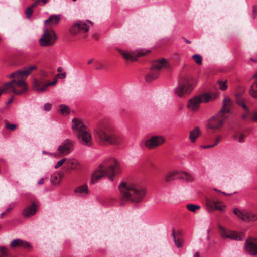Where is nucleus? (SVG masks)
Masks as SVG:
<instances>
[{
    "label": "nucleus",
    "mask_w": 257,
    "mask_h": 257,
    "mask_svg": "<svg viewBox=\"0 0 257 257\" xmlns=\"http://www.w3.org/2000/svg\"><path fill=\"white\" fill-rule=\"evenodd\" d=\"M94 136L99 144L102 145L108 143L118 145L124 142L123 137L116 133L114 127L106 122L98 124L94 129Z\"/></svg>",
    "instance_id": "nucleus-1"
},
{
    "label": "nucleus",
    "mask_w": 257,
    "mask_h": 257,
    "mask_svg": "<svg viewBox=\"0 0 257 257\" xmlns=\"http://www.w3.org/2000/svg\"><path fill=\"white\" fill-rule=\"evenodd\" d=\"M122 201L138 203L144 198L146 190L139 184L122 182L118 187Z\"/></svg>",
    "instance_id": "nucleus-2"
},
{
    "label": "nucleus",
    "mask_w": 257,
    "mask_h": 257,
    "mask_svg": "<svg viewBox=\"0 0 257 257\" xmlns=\"http://www.w3.org/2000/svg\"><path fill=\"white\" fill-rule=\"evenodd\" d=\"M37 66L33 65L24 69L18 70L12 73L9 77L14 79L5 83V87H11V91L16 95H20L27 91L28 88L25 79L34 70L36 69Z\"/></svg>",
    "instance_id": "nucleus-3"
},
{
    "label": "nucleus",
    "mask_w": 257,
    "mask_h": 257,
    "mask_svg": "<svg viewBox=\"0 0 257 257\" xmlns=\"http://www.w3.org/2000/svg\"><path fill=\"white\" fill-rule=\"evenodd\" d=\"M121 167L118 162L115 159H110L104 161L99 166L98 168L93 173L91 183H94L102 177L108 175L110 180L113 181L115 175L120 173Z\"/></svg>",
    "instance_id": "nucleus-4"
},
{
    "label": "nucleus",
    "mask_w": 257,
    "mask_h": 257,
    "mask_svg": "<svg viewBox=\"0 0 257 257\" xmlns=\"http://www.w3.org/2000/svg\"><path fill=\"white\" fill-rule=\"evenodd\" d=\"M72 122L73 131L81 144L87 147L91 146L92 138L86 126L81 120L76 118L72 120Z\"/></svg>",
    "instance_id": "nucleus-5"
},
{
    "label": "nucleus",
    "mask_w": 257,
    "mask_h": 257,
    "mask_svg": "<svg viewBox=\"0 0 257 257\" xmlns=\"http://www.w3.org/2000/svg\"><path fill=\"white\" fill-rule=\"evenodd\" d=\"M195 86L194 80L189 76L182 77L175 90V94L179 97L189 94Z\"/></svg>",
    "instance_id": "nucleus-6"
},
{
    "label": "nucleus",
    "mask_w": 257,
    "mask_h": 257,
    "mask_svg": "<svg viewBox=\"0 0 257 257\" xmlns=\"http://www.w3.org/2000/svg\"><path fill=\"white\" fill-rule=\"evenodd\" d=\"M168 67V62L164 58L153 62L150 73L145 77L146 81L151 82L157 79L159 76L160 70L163 68H167Z\"/></svg>",
    "instance_id": "nucleus-7"
},
{
    "label": "nucleus",
    "mask_w": 257,
    "mask_h": 257,
    "mask_svg": "<svg viewBox=\"0 0 257 257\" xmlns=\"http://www.w3.org/2000/svg\"><path fill=\"white\" fill-rule=\"evenodd\" d=\"M57 39L56 32L52 28H46L41 38L39 39V43L42 47H49L54 45Z\"/></svg>",
    "instance_id": "nucleus-8"
},
{
    "label": "nucleus",
    "mask_w": 257,
    "mask_h": 257,
    "mask_svg": "<svg viewBox=\"0 0 257 257\" xmlns=\"http://www.w3.org/2000/svg\"><path fill=\"white\" fill-rule=\"evenodd\" d=\"M211 98V95L209 93L197 95L188 101L187 106L190 110L197 112L199 109L201 103H207Z\"/></svg>",
    "instance_id": "nucleus-9"
},
{
    "label": "nucleus",
    "mask_w": 257,
    "mask_h": 257,
    "mask_svg": "<svg viewBox=\"0 0 257 257\" xmlns=\"http://www.w3.org/2000/svg\"><path fill=\"white\" fill-rule=\"evenodd\" d=\"M227 117L228 115H224L222 112H218L208 120L207 128L213 132L220 130Z\"/></svg>",
    "instance_id": "nucleus-10"
},
{
    "label": "nucleus",
    "mask_w": 257,
    "mask_h": 257,
    "mask_svg": "<svg viewBox=\"0 0 257 257\" xmlns=\"http://www.w3.org/2000/svg\"><path fill=\"white\" fill-rule=\"evenodd\" d=\"M91 22H84L77 21L75 22L69 29V32L73 36H76L79 34L87 33L89 29V24Z\"/></svg>",
    "instance_id": "nucleus-11"
},
{
    "label": "nucleus",
    "mask_w": 257,
    "mask_h": 257,
    "mask_svg": "<svg viewBox=\"0 0 257 257\" xmlns=\"http://www.w3.org/2000/svg\"><path fill=\"white\" fill-rule=\"evenodd\" d=\"M219 231L221 237L224 239H230L235 240H241L243 239L244 234L243 233L238 234L235 231L226 230L221 226H219Z\"/></svg>",
    "instance_id": "nucleus-12"
},
{
    "label": "nucleus",
    "mask_w": 257,
    "mask_h": 257,
    "mask_svg": "<svg viewBox=\"0 0 257 257\" xmlns=\"http://www.w3.org/2000/svg\"><path fill=\"white\" fill-rule=\"evenodd\" d=\"M205 206L209 211L218 210L223 212L226 208V205L221 201H214L210 198H206Z\"/></svg>",
    "instance_id": "nucleus-13"
},
{
    "label": "nucleus",
    "mask_w": 257,
    "mask_h": 257,
    "mask_svg": "<svg viewBox=\"0 0 257 257\" xmlns=\"http://www.w3.org/2000/svg\"><path fill=\"white\" fill-rule=\"evenodd\" d=\"M233 213L244 221L254 222L257 220V214L251 211H240L239 209L235 208Z\"/></svg>",
    "instance_id": "nucleus-14"
},
{
    "label": "nucleus",
    "mask_w": 257,
    "mask_h": 257,
    "mask_svg": "<svg viewBox=\"0 0 257 257\" xmlns=\"http://www.w3.org/2000/svg\"><path fill=\"white\" fill-rule=\"evenodd\" d=\"M246 251L250 255H257V238L249 237L245 244Z\"/></svg>",
    "instance_id": "nucleus-15"
},
{
    "label": "nucleus",
    "mask_w": 257,
    "mask_h": 257,
    "mask_svg": "<svg viewBox=\"0 0 257 257\" xmlns=\"http://www.w3.org/2000/svg\"><path fill=\"white\" fill-rule=\"evenodd\" d=\"M74 142L70 140H65L59 146L58 150L62 155H66L71 152L74 148Z\"/></svg>",
    "instance_id": "nucleus-16"
},
{
    "label": "nucleus",
    "mask_w": 257,
    "mask_h": 257,
    "mask_svg": "<svg viewBox=\"0 0 257 257\" xmlns=\"http://www.w3.org/2000/svg\"><path fill=\"white\" fill-rule=\"evenodd\" d=\"M164 142V139L161 136H154L151 137L145 141V146L149 149H153L162 144Z\"/></svg>",
    "instance_id": "nucleus-17"
},
{
    "label": "nucleus",
    "mask_w": 257,
    "mask_h": 257,
    "mask_svg": "<svg viewBox=\"0 0 257 257\" xmlns=\"http://www.w3.org/2000/svg\"><path fill=\"white\" fill-rule=\"evenodd\" d=\"M10 246L12 248H22L28 249L31 247L30 244L28 241L20 239L13 240L11 242Z\"/></svg>",
    "instance_id": "nucleus-18"
},
{
    "label": "nucleus",
    "mask_w": 257,
    "mask_h": 257,
    "mask_svg": "<svg viewBox=\"0 0 257 257\" xmlns=\"http://www.w3.org/2000/svg\"><path fill=\"white\" fill-rule=\"evenodd\" d=\"M37 205L33 203L31 205L26 207L22 211V214L25 218H28L35 215L37 210Z\"/></svg>",
    "instance_id": "nucleus-19"
},
{
    "label": "nucleus",
    "mask_w": 257,
    "mask_h": 257,
    "mask_svg": "<svg viewBox=\"0 0 257 257\" xmlns=\"http://www.w3.org/2000/svg\"><path fill=\"white\" fill-rule=\"evenodd\" d=\"M232 108V101L230 98L228 97L225 98L223 100V104L222 109L219 112H222V114L227 115L230 112L231 109Z\"/></svg>",
    "instance_id": "nucleus-20"
},
{
    "label": "nucleus",
    "mask_w": 257,
    "mask_h": 257,
    "mask_svg": "<svg viewBox=\"0 0 257 257\" xmlns=\"http://www.w3.org/2000/svg\"><path fill=\"white\" fill-rule=\"evenodd\" d=\"M33 87L37 92H44L47 89L46 84H44L42 80L35 79L33 81Z\"/></svg>",
    "instance_id": "nucleus-21"
},
{
    "label": "nucleus",
    "mask_w": 257,
    "mask_h": 257,
    "mask_svg": "<svg viewBox=\"0 0 257 257\" xmlns=\"http://www.w3.org/2000/svg\"><path fill=\"white\" fill-rule=\"evenodd\" d=\"M178 171H173L169 172L166 174L164 177V180L167 183L171 182V181L179 179Z\"/></svg>",
    "instance_id": "nucleus-22"
},
{
    "label": "nucleus",
    "mask_w": 257,
    "mask_h": 257,
    "mask_svg": "<svg viewBox=\"0 0 257 257\" xmlns=\"http://www.w3.org/2000/svg\"><path fill=\"white\" fill-rule=\"evenodd\" d=\"M118 50L123 58L126 60L134 61L137 59V56L131 52L121 49H118Z\"/></svg>",
    "instance_id": "nucleus-23"
},
{
    "label": "nucleus",
    "mask_w": 257,
    "mask_h": 257,
    "mask_svg": "<svg viewBox=\"0 0 257 257\" xmlns=\"http://www.w3.org/2000/svg\"><path fill=\"white\" fill-rule=\"evenodd\" d=\"M74 193L77 196H84L85 194H89V189L86 185L78 187L74 190Z\"/></svg>",
    "instance_id": "nucleus-24"
},
{
    "label": "nucleus",
    "mask_w": 257,
    "mask_h": 257,
    "mask_svg": "<svg viewBox=\"0 0 257 257\" xmlns=\"http://www.w3.org/2000/svg\"><path fill=\"white\" fill-rule=\"evenodd\" d=\"M60 20V16L59 15H53L46 20L44 22L45 24H50L51 25H57Z\"/></svg>",
    "instance_id": "nucleus-25"
},
{
    "label": "nucleus",
    "mask_w": 257,
    "mask_h": 257,
    "mask_svg": "<svg viewBox=\"0 0 257 257\" xmlns=\"http://www.w3.org/2000/svg\"><path fill=\"white\" fill-rule=\"evenodd\" d=\"M179 179H183L187 182H192L194 178L192 174L187 172H179L178 176Z\"/></svg>",
    "instance_id": "nucleus-26"
},
{
    "label": "nucleus",
    "mask_w": 257,
    "mask_h": 257,
    "mask_svg": "<svg viewBox=\"0 0 257 257\" xmlns=\"http://www.w3.org/2000/svg\"><path fill=\"white\" fill-rule=\"evenodd\" d=\"M200 130L199 127H196L193 130L190 132L189 139L192 143H194L196 141V139L200 135Z\"/></svg>",
    "instance_id": "nucleus-27"
},
{
    "label": "nucleus",
    "mask_w": 257,
    "mask_h": 257,
    "mask_svg": "<svg viewBox=\"0 0 257 257\" xmlns=\"http://www.w3.org/2000/svg\"><path fill=\"white\" fill-rule=\"evenodd\" d=\"M63 178V174L60 172L54 173L51 177V182L52 184L56 185L59 184Z\"/></svg>",
    "instance_id": "nucleus-28"
},
{
    "label": "nucleus",
    "mask_w": 257,
    "mask_h": 257,
    "mask_svg": "<svg viewBox=\"0 0 257 257\" xmlns=\"http://www.w3.org/2000/svg\"><path fill=\"white\" fill-rule=\"evenodd\" d=\"M67 166L71 169H76L79 166V162L75 159H70L67 162Z\"/></svg>",
    "instance_id": "nucleus-29"
},
{
    "label": "nucleus",
    "mask_w": 257,
    "mask_h": 257,
    "mask_svg": "<svg viewBox=\"0 0 257 257\" xmlns=\"http://www.w3.org/2000/svg\"><path fill=\"white\" fill-rule=\"evenodd\" d=\"M245 135L243 133L236 132L233 135V138L234 140L239 143H242L244 141Z\"/></svg>",
    "instance_id": "nucleus-30"
},
{
    "label": "nucleus",
    "mask_w": 257,
    "mask_h": 257,
    "mask_svg": "<svg viewBox=\"0 0 257 257\" xmlns=\"http://www.w3.org/2000/svg\"><path fill=\"white\" fill-rule=\"evenodd\" d=\"M249 92L253 97L257 98V81H255L252 85Z\"/></svg>",
    "instance_id": "nucleus-31"
},
{
    "label": "nucleus",
    "mask_w": 257,
    "mask_h": 257,
    "mask_svg": "<svg viewBox=\"0 0 257 257\" xmlns=\"http://www.w3.org/2000/svg\"><path fill=\"white\" fill-rule=\"evenodd\" d=\"M172 236L173 237L174 240L175 244L176 246L178 248L182 247V245H183V242H182V240H181L180 239H177L176 238L175 231L174 229H173V231L172 233Z\"/></svg>",
    "instance_id": "nucleus-32"
},
{
    "label": "nucleus",
    "mask_w": 257,
    "mask_h": 257,
    "mask_svg": "<svg viewBox=\"0 0 257 257\" xmlns=\"http://www.w3.org/2000/svg\"><path fill=\"white\" fill-rule=\"evenodd\" d=\"M33 3H32L29 7H28L25 10V13L28 18H30L33 13V9L36 6H33Z\"/></svg>",
    "instance_id": "nucleus-33"
},
{
    "label": "nucleus",
    "mask_w": 257,
    "mask_h": 257,
    "mask_svg": "<svg viewBox=\"0 0 257 257\" xmlns=\"http://www.w3.org/2000/svg\"><path fill=\"white\" fill-rule=\"evenodd\" d=\"M60 111L63 115H67L70 113L69 107L66 105H61L60 106Z\"/></svg>",
    "instance_id": "nucleus-34"
},
{
    "label": "nucleus",
    "mask_w": 257,
    "mask_h": 257,
    "mask_svg": "<svg viewBox=\"0 0 257 257\" xmlns=\"http://www.w3.org/2000/svg\"><path fill=\"white\" fill-rule=\"evenodd\" d=\"M200 208V206L197 205L195 204H188L187 205V209L191 212H195L197 210H198Z\"/></svg>",
    "instance_id": "nucleus-35"
},
{
    "label": "nucleus",
    "mask_w": 257,
    "mask_h": 257,
    "mask_svg": "<svg viewBox=\"0 0 257 257\" xmlns=\"http://www.w3.org/2000/svg\"><path fill=\"white\" fill-rule=\"evenodd\" d=\"M193 60L197 64L201 65L202 64V58L199 54H194L192 56Z\"/></svg>",
    "instance_id": "nucleus-36"
},
{
    "label": "nucleus",
    "mask_w": 257,
    "mask_h": 257,
    "mask_svg": "<svg viewBox=\"0 0 257 257\" xmlns=\"http://www.w3.org/2000/svg\"><path fill=\"white\" fill-rule=\"evenodd\" d=\"M17 127H18L17 124H11L9 122L5 123V127L7 129H8L11 131H14L15 130H16L17 128Z\"/></svg>",
    "instance_id": "nucleus-37"
},
{
    "label": "nucleus",
    "mask_w": 257,
    "mask_h": 257,
    "mask_svg": "<svg viewBox=\"0 0 257 257\" xmlns=\"http://www.w3.org/2000/svg\"><path fill=\"white\" fill-rule=\"evenodd\" d=\"M221 138V136H218L216 138L215 143L214 144L209 145H205V146H204L203 147L204 148H210L213 147L218 144V143L219 142Z\"/></svg>",
    "instance_id": "nucleus-38"
},
{
    "label": "nucleus",
    "mask_w": 257,
    "mask_h": 257,
    "mask_svg": "<svg viewBox=\"0 0 257 257\" xmlns=\"http://www.w3.org/2000/svg\"><path fill=\"white\" fill-rule=\"evenodd\" d=\"M221 138V136H218L216 138L215 143L214 144L209 145H205V146H204L203 147L204 148H210L213 147L218 144V143L219 142Z\"/></svg>",
    "instance_id": "nucleus-39"
},
{
    "label": "nucleus",
    "mask_w": 257,
    "mask_h": 257,
    "mask_svg": "<svg viewBox=\"0 0 257 257\" xmlns=\"http://www.w3.org/2000/svg\"><path fill=\"white\" fill-rule=\"evenodd\" d=\"M218 84L219 85L220 89H221L222 91L225 90L227 88V86L226 84L225 81L224 82L222 80H218Z\"/></svg>",
    "instance_id": "nucleus-40"
},
{
    "label": "nucleus",
    "mask_w": 257,
    "mask_h": 257,
    "mask_svg": "<svg viewBox=\"0 0 257 257\" xmlns=\"http://www.w3.org/2000/svg\"><path fill=\"white\" fill-rule=\"evenodd\" d=\"M95 69L96 70H100L103 69L104 68V66L102 63L99 61H97L95 63Z\"/></svg>",
    "instance_id": "nucleus-41"
},
{
    "label": "nucleus",
    "mask_w": 257,
    "mask_h": 257,
    "mask_svg": "<svg viewBox=\"0 0 257 257\" xmlns=\"http://www.w3.org/2000/svg\"><path fill=\"white\" fill-rule=\"evenodd\" d=\"M0 257H8L6 249L4 247H0Z\"/></svg>",
    "instance_id": "nucleus-42"
},
{
    "label": "nucleus",
    "mask_w": 257,
    "mask_h": 257,
    "mask_svg": "<svg viewBox=\"0 0 257 257\" xmlns=\"http://www.w3.org/2000/svg\"><path fill=\"white\" fill-rule=\"evenodd\" d=\"M237 103L240 105L247 112H249L248 107L245 104L244 102L242 100H237Z\"/></svg>",
    "instance_id": "nucleus-43"
},
{
    "label": "nucleus",
    "mask_w": 257,
    "mask_h": 257,
    "mask_svg": "<svg viewBox=\"0 0 257 257\" xmlns=\"http://www.w3.org/2000/svg\"><path fill=\"white\" fill-rule=\"evenodd\" d=\"M66 158H63L61 160H59L55 166V168L56 169L59 168L66 161Z\"/></svg>",
    "instance_id": "nucleus-44"
},
{
    "label": "nucleus",
    "mask_w": 257,
    "mask_h": 257,
    "mask_svg": "<svg viewBox=\"0 0 257 257\" xmlns=\"http://www.w3.org/2000/svg\"><path fill=\"white\" fill-rule=\"evenodd\" d=\"M49 0H36L33 3V6H37L38 5L40 4V3L42 2L44 5H45L46 3H47L48 2Z\"/></svg>",
    "instance_id": "nucleus-45"
},
{
    "label": "nucleus",
    "mask_w": 257,
    "mask_h": 257,
    "mask_svg": "<svg viewBox=\"0 0 257 257\" xmlns=\"http://www.w3.org/2000/svg\"><path fill=\"white\" fill-rule=\"evenodd\" d=\"M252 15L253 19L257 16V6L255 5L252 6Z\"/></svg>",
    "instance_id": "nucleus-46"
},
{
    "label": "nucleus",
    "mask_w": 257,
    "mask_h": 257,
    "mask_svg": "<svg viewBox=\"0 0 257 257\" xmlns=\"http://www.w3.org/2000/svg\"><path fill=\"white\" fill-rule=\"evenodd\" d=\"M52 105L50 103H46L44 105V109L45 111H48L51 109Z\"/></svg>",
    "instance_id": "nucleus-47"
},
{
    "label": "nucleus",
    "mask_w": 257,
    "mask_h": 257,
    "mask_svg": "<svg viewBox=\"0 0 257 257\" xmlns=\"http://www.w3.org/2000/svg\"><path fill=\"white\" fill-rule=\"evenodd\" d=\"M57 80L56 78H55L53 80V81L52 82H50L46 83L47 88L49 86L55 85L57 83Z\"/></svg>",
    "instance_id": "nucleus-48"
},
{
    "label": "nucleus",
    "mask_w": 257,
    "mask_h": 257,
    "mask_svg": "<svg viewBox=\"0 0 257 257\" xmlns=\"http://www.w3.org/2000/svg\"><path fill=\"white\" fill-rule=\"evenodd\" d=\"M66 74L65 72L58 73L57 75V77L60 79H64L66 77Z\"/></svg>",
    "instance_id": "nucleus-49"
},
{
    "label": "nucleus",
    "mask_w": 257,
    "mask_h": 257,
    "mask_svg": "<svg viewBox=\"0 0 257 257\" xmlns=\"http://www.w3.org/2000/svg\"><path fill=\"white\" fill-rule=\"evenodd\" d=\"M14 206L15 205L14 204H11L10 205H9L6 208V212H10L14 207Z\"/></svg>",
    "instance_id": "nucleus-50"
},
{
    "label": "nucleus",
    "mask_w": 257,
    "mask_h": 257,
    "mask_svg": "<svg viewBox=\"0 0 257 257\" xmlns=\"http://www.w3.org/2000/svg\"><path fill=\"white\" fill-rule=\"evenodd\" d=\"M92 37L95 40H97L99 39L100 36L98 34H94L93 35Z\"/></svg>",
    "instance_id": "nucleus-51"
},
{
    "label": "nucleus",
    "mask_w": 257,
    "mask_h": 257,
    "mask_svg": "<svg viewBox=\"0 0 257 257\" xmlns=\"http://www.w3.org/2000/svg\"><path fill=\"white\" fill-rule=\"evenodd\" d=\"M252 119L254 121L257 122V112L254 114Z\"/></svg>",
    "instance_id": "nucleus-52"
},
{
    "label": "nucleus",
    "mask_w": 257,
    "mask_h": 257,
    "mask_svg": "<svg viewBox=\"0 0 257 257\" xmlns=\"http://www.w3.org/2000/svg\"><path fill=\"white\" fill-rule=\"evenodd\" d=\"M44 178H41L38 182V184L39 185H42L44 183Z\"/></svg>",
    "instance_id": "nucleus-53"
},
{
    "label": "nucleus",
    "mask_w": 257,
    "mask_h": 257,
    "mask_svg": "<svg viewBox=\"0 0 257 257\" xmlns=\"http://www.w3.org/2000/svg\"><path fill=\"white\" fill-rule=\"evenodd\" d=\"M193 257H201V256H200V254L199 252H196L194 253V255H193Z\"/></svg>",
    "instance_id": "nucleus-54"
},
{
    "label": "nucleus",
    "mask_w": 257,
    "mask_h": 257,
    "mask_svg": "<svg viewBox=\"0 0 257 257\" xmlns=\"http://www.w3.org/2000/svg\"><path fill=\"white\" fill-rule=\"evenodd\" d=\"M248 113V112H247V111H246V113L242 115V117L244 119L245 118L247 117Z\"/></svg>",
    "instance_id": "nucleus-55"
},
{
    "label": "nucleus",
    "mask_w": 257,
    "mask_h": 257,
    "mask_svg": "<svg viewBox=\"0 0 257 257\" xmlns=\"http://www.w3.org/2000/svg\"><path fill=\"white\" fill-rule=\"evenodd\" d=\"M220 193H221L222 194H223V195H226V196H231L232 194H227L225 192H220Z\"/></svg>",
    "instance_id": "nucleus-56"
},
{
    "label": "nucleus",
    "mask_w": 257,
    "mask_h": 257,
    "mask_svg": "<svg viewBox=\"0 0 257 257\" xmlns=\"http://www.w3.org/2000/svg\"><path fill=\"white\" fill-rule=\"evenodd\" d=\"M94 61V59H91L90 60H89L88 61V64H91V63H92V62H93Z\"/></svg>",
    "instance_id": "nucleus-57"
},
{
    "label": "nucleus",
    "mask_w": 257,
    "mask_h": 257,
    "mask_svg": "<svg viewBox=\"0 0 257 257\" xmlns=\"http://www.w3.org/2000/svg\"><path fill=\"white\" fill-rule=\"evenodd\" d=\"M183 39L185 40V41L188 43V44H190L191 43V41L188 40H187L186 39H185V38H183Z\"/></svg>",
    "instance_id": "nucleus-58"
},
{
    "label": "nucleus",
    "mask_w": 257,
    "mask_h": 257,
    "mask_svg": "<svg viewBox=\"0 0 257 257\" xmlns=\"http://www.w3.org/2000/svg\"><path fill=\"white\" fill-rule=\"evenodd\" d=\"M253 78H255L257 79V73H255L252 77ZM257 81V80H256Z\"/></svg>",
    "instance_id": "nucleus-59"
},
{
    "label": "nucleus",
    "mask_w": 257,
    "mask_h": 257,
    "mask_svg": "<svg viewBox=\"0 0 257 257\" xmlns=\"http://www.w3.org/2000/svg\"><path fill=\"white\" fill-rule=\"evenodd\" d=\"M13 101V98H11L8 101V104H10Z\"/></svg>",
    "instance_id": "nucleus-60"
},
{
    "label": "nucleus",
    "mask_w": 257,
    "mask_h": 257,
    "mask_svg": "<svg viewBox=\"0 0 257 257\" xmlns=\"http://www.w3.org/2000/svg\"><path fill=\"white\" fill-rule=\"evenodd\" d=\"M57 71L58 72H61L62 71V68L60 67L58 68Z\"/></svg>",
    "instance_id": "nucleus-61"
},
{
    "label": "nucleus",
    "mask_w": 257,
    "mask_h": 257,
    "mask_svg": "<svg viewBox=\"0 0 257 257\" xmlns=\"http://www.w3.org/2000/svg\"><path fill=\"white\" fill-rule=\"evenodd\" d=\"M6 212H3L1 214V217L2 218L4 215H5Z\"/></svg>",
    "instance_id": "nucleus-62"
},
{
    "label": "nucleus",
    "mask_w": 257,
    "mask_h": 257,
    "mask_svg": "<svg viewBox=\"0 0 257 257\" xmlns=\"http://www.w3.org/2000/svg\"><path fill=\"white\" fill-rule=\"evenodd\" d=\"M145 53H139V56H143L144 55H145Z\"/></svg>",
    "instance_id": "nucleus-63"
},
{
    "label": "nucleus",
    "mask_w": 257,
    "mask_h": 257,
    "mask_svg": "<svg viewBox=\"0 0 257 257\" xmlns=\"http://www.w3.org/2000/svg\"><path fill=\"white\" fill-rule=\"evenodd\" d=\"M214 190L217 191V192H221L220 191H219V190H217L216 189H214Z\"/></svg>",
    "instance_id": "nucleus-64"
}]
</instances>
